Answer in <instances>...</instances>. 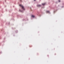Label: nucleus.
Masks as SVG:
<instances>
[{
    "label": "nucleus",
    "instance_id": "obj_1",
    "mask_svg": "<svg viewBox=\"0 0 64 64\" xmlns=\"http://www.w3.org/2000/svg\"><path fill=\"white\" fill-rule=\"evenodd\" d=\"M19 6H20V7H22V9H23L24 10H25V8H24V6L22 5L21 4H20L19 5Z\"/></svg>",
    "mask_w": 64,
    "mask_h": 64
},
{
    "label": "nucleus",
    "instance_id": "obj_2",
    "mask_svg": "<svg viewBox=\"0 0 64 64\" xmlns=\"http://www.w3.org/2000/svg\"><path fill=\"white\" fill-rule=\"evenodd\" d=\"M41 6V5H37V7H40Z\"/></svg>",
    "mask_w": 64,
    "mask_h": 64
},
{
    "label": "nucleus",
    "instance_id": "obj_3",
    "mask_svg": "<svg viewBox=\"0 0 64 64\" xmlns=\"http://www.w3.org/2000/svg\"><path fill=\"white\" fill-rule=\"evenodd\" d=\"M45 4H42V5H43V6H44V5H45Z\"/></svg>",
    "mask_w": 64,
    "mask_h": 64
},
{
    "label": "nucleus",
    "instance_id": "obj_4",
    "mask_svg": "<svg viewBox=\"0 0 64 64\" xmlns=\"http://www.w3.org/2000/svg\"><path fill=\"white\" fill-rule=\"evenodd\" d=\"M32 17H35V16L34 15H32Z\"/></svg>",
    "mask_w": 64,
    "mask_h": 64
},
{
    "label": "nucleus",
    "instance_id": "obj_5",
    "mask_svg": "<svg viewBox=\"0 0 64 64\" xmlns=\"http://www.w3.org/2000/svg\"><path fill=\"white\" fill-rule=\"evenodd\" d=\"M46 12L47 13H49V11H46Z\"/></svg>",
    "mask_w": 64,
    "mask_h": 64
},
{
    "label": "nucleus",
    "instance_id": "obj_6",
    "mask_svg": "<svg viewBox=\"0 0 64 64\" xmlns=\"http://www.w3.org/2000/svg\"><path fill=\"white\" fill-rule=\"evenodd\" d=\"M59 2H60V0H59Z\"/></svg>",
    "mask_w": 64,
    "mask_h": 64
},
{
    "label": "nucleus",
    "instance_id": "obj_7",
    "mask_svg": "<svg viewBox=\"0 0 64 64\" xmlns=\"http://www.w3.org/2000/svg\"><path fill=\"white\" fill-rule=\"evenodd\" d=\"M34 1H36V0H34Z\"/></svg>",
    "mask_w": 64,
    "mask_h": 64
},
{
    "label": "nucleus",
    "instance_id": "obj_8",
    "mask_svg": "<svg viewBox=\"0 0 64 64\" xmlns=\"http://www.w3.org/2000/svg\"><path fill=\"white\" fill-rule=\"evenodd\" d=\"M20 0V1H21V0Z\"/></svg>",
    "mask_w": 64,
    "mask_h": 64
}]
</instances>
